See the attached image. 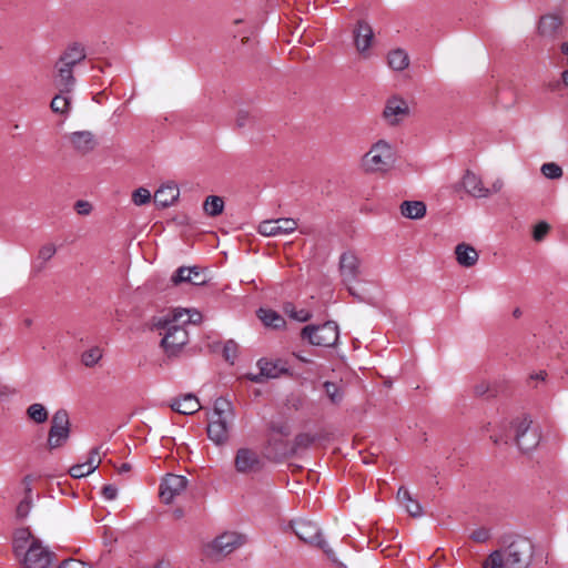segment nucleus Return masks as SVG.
Listing matches in <instances>:
<instances>
[{
	"instance_id": "nucleus-1",
	"label": "nucleus",
	"mask_w": 568,
	"mask_h": 568,
	"mask_svg": "<svg viewBox=\"0 0 568 568\" xmlns=\"http://www.w3.org/2000/svg\"><path fill=\"white\" fill-rule=\"evenodd\" d=\"M185 313H170L156 318L153 328L162 335L161 346L168 356L178 355L189 342V333L180 323Z\"/></svg>"
},
{
	"instance_id": "nucleus-2",
	"label": "nucleus",
	"mask_w": 568,
	"mask_h": 568,
	"mask_svg": "<svg viewBox=\"0 0 568 568\" xmlns=\"http://www.w3.org/2000/svg\"><path fill=\"white\" fill-rule=\"evenodd\" d=\"M532 556V545L519 538L508 547L493 551L484 561L483 568H528Z\"/></svg>"
},
{
	"instance_id": "nucleus-3",
	"label": "nucleus",
	"mask_w": 568,
	"mask_h": 568,
	"mask_svg": "<svg viewBox=\"0 0 568 568\" xmlns=\"http://www.w3.org/2000/svg\"><path fill=\"white\" fill-rule=\"evenodd\" d=\"M490 438L495 444H508L513 438L523 453H528L538 446L540 432L537 426H532V420L527 414H520L510 420L509 432Z\"/></svg>"
},
{
	"instance_id": "nucleus-4",
	"label": "nucleus",
	"mask_w": 568,
	"mask_h": 568,
	"mask_svg": "<svg viewBox=\"0 0 568 568\" xmlns=\"http://www.w3.org/2000/svg\"><path fill=\"white\" fill-rule=\"evenodd\" d=\"M234 419L232 403L224 397L216 398L206 428L209 439L217 446L226 445Z\"/></svg>"
},
{
	"instance_id": "nucleus-5",
	"label": "nucleus",
	"mask_w": 568,
	"mask_h": 568,
	"mask_svg": "<svg viewBox=\"0 0 568 568\" xmlns=\"http://www.w3.org/2000/svg\"><path fill=\"white\" fill-rule=\"evenodd\" d=\"M395 162L393 145L386 140H378L362 158V168L369 173L387 172Z\"/></svg>"
},
{
	"instance_id": "nucleus-6",
	"label": "nucleus",
	"mask_w": 568,
	"mask_h": 568,
	"mask_svg": "<svg viewBox=\"0 0 568 568\" xmlns=\"http://www.w3.org/2000/svg\"><path fill=\"white\" fill-rule=\"evenodd\" d=\"M294 534L304 542L321 548L328 559L336 562V556L333 549L328 547L323 539L320 527L316 523L307 519L292 520L290 524Z\"/></svg>"
},
{
	"instance_id": "nucleus-7",
	"label": "nucleus",
	"mask_w": 568,
	"mask_h": 568,
	"mask_svg": "<svg viewBox=\"0 0 568 568\" xmlns=\"http://www.w3.org/2000/svg\"><path fill=\"white\" fill-rule=\"evenodd\" d=\"M301 336L312 345L331 347L338 341V325L334 321H327L322 325H306L302 328Z\"/></svg>"
},
{
	"instance_id": "nucleus-8",
	"label": "nucleus",
	"mask_w": 568,
	"mask_h": 568,
	"mask_svg": "<svg viewBox=\"0 0 568 568\" xmlns=\"http://www.w3.org/2000/svg\"><path fill=\"white\" fill-rule=\"evenodd\" d=\"M247 538L243 534L225 531L207 546V555L215 560H220L243 546Z\"/></svg>"
},
{
	"instance_id": "nucleus-9",
	"label": "nucleus",
	"mask_w": 568,
	"mask_h": 568,
	"mask_svg": "<svg viewBox=\"0 0 568 568\" xmlns=\"http://www.w3.org/2000/svg\"><path fill=\"white\" fill-rule=\"evenodd\" d=\"M339 273L348 293L357 301L365 302V298L353 287V283L361 274V260L354 252L347 251L339 256Z\"/></svg>"
},
{
	"instance_id": "nucleus-10",
	"label": "nucleus",
	"mask_w": 568,
	"mask_h": 568,
	"mask_svg": "<svg viewBox=\"0 0 568 568\" xmlns=\"http://www.w3.org/2000/svg\"><path fill=\"white\" fill-rule=\"evenodd\" d=\"M23 551L22 565L24 568H49L55 560V554L38 538H32Z\"/></svg>"
},
{
	"instance_id": "nucleus-11",
	"label": "nucleus",
	"mask_w": 568,
	"mask_h": 568,
	"mask_svg": "<svg viewBox=\"0 0 568 568\" xmlns=\"http://www.w3.org/2000/svg\"><path fill=\"white\" fill-rule=\"evenodd\" d=\"M70 436L69 414L65 409H58L51 419V427L48 436V447L55 449L61 447Z\"/></svg>"
},
{
	"instance_id": "nucleus-12",
	"label": "nucleus",
	"mask_w": 568,
	"mask_h": 568,
	"mask_svg": "<svg viewBox=\"0 0 568 568\" xmlns=\"http://www.w3.org/2000/svg\"><path fill=\"white\" fill-rule=\"evenodd\" d=\"M290 435V429L284 424L271 425V433L268 435L266 452L273 458L278 459L288 455L290 446L286 437Z\"/></svg>"
},
{
	"instance_id": "nucleus-13",
	"label": "nucleus",
	"mask_w": 568,
	"mask_h": 568,
	"mask_svg": "<svg viewBox=\"0 0 568 568\" xmlns=\"http://www.w3.org/2000/svg\"><path fill=\"white\" fill-rule=\"evenodd\" d=\"M234 467L240 474H252L260 471L263 467V463L255 449L241 447L235 452Z\"/></svg>"
},
{
	"instance_id": "nucleus-14",
	"label": "nucleus",
	"mask_w": 568,
	"mask_h": 568,
	"mask_svg": "<svg viewBox=\"0 0 568 568\" xmlns=\"http://www.w3.org/2000/svg\"><path fill=\"white\" fill-rule=\"evenodd\" d=\"M296 229L297 222L294 219L281 217L262 221L257 226V232L263 236H281L291 234Z\"/></svg>"
},
{
	"instance_id": "nucleus-15",
	"label": "nucleus",
	"mask_w": 568,
	"mask_h": 568,
	"mask_svg": "<svg viewBox=\"0 0 568 568\" xmlns=\"http://www.w3.org/2000/svg\"><path fill=\"white\" fill-rule=\"evenodd\" d=\"M187 486L186 477L182 475L168 474L160 485V497L165 504H171L173 499L181 495Z\"/></svg>"
},
{
	"instance_id": "nucleus-16",
	"label": "nucleus",
	"mask_w": 568,
	"mask_h": 568,
	"mask_svg": "<svg viewBox=\"0 0 568 568\" xmlns=\"http://www.w3.org/2000/svg\"><path fill=\"white\" fill-rule=\"evenodd\" d=\"M409 115L408 103L399 98L392 97L386 101L383 118L389 125H397Z\"/></svg>"
},
{
	"instance_id": "nucleus-17",
	"label": "nucleus",
	"mask_w": 568,
	"mask_h": 568,
	"mask_svg": "<svg viewBox=\"0 0 568 568\" xmlns=\"http://www.w3.org/2000/svg\"><path fill=\"white\" fill-rule=\"evenodd\" d=\"M257 366L260 368V374L257 375H248L250 381L254 383H261L263 382V378H277L283 374L288 373V367L285 362L282 359L277 361H267V359H260L257 362Z\"/></svg>"
},
{
	"instance_id": "nucleus-18",
	"label": "nucleus",
	"mask_w": 568,
	"mask_h": 568,
	"mask_svg": "<svg viewBox=\"0 0 568 568\" xmlns=\"http://www.w3.org/2000/svg\"><path fill=\"white\" fill-rule=\"evenodd\" d=\"M353 37L356 50L364 58H367L374 39V32L369 23L364 20H359L353 31Z\"/></svg>"
},
{
	"instance_id": "nucleus-19",
	"label": "nucleus",
	"mask_w": 568,
	"mask_h": 568,
	"mask_svg": "<svg viewBox=\"0 0 568 568\" xmlns=\"http://www.w3.org/2000/svg\"><path fill=\"white\" fill-rule=\"evenodd\" d=\"M53 85L61 93H71L75 87L73 69L55 62L53 70Z\"/></svg>"
},
{
	"instance_id": "nucleus-20",
	"label": "nucleus",
	"mask_w": 568,
	"mask_h": 568,
	"mask_svg": "<svg viewBox=\"0 0 568 568\" xmlns=\"http://www.w3.org/2000/svg\"><path fill=\"white\" fill-rule=\"evenodd\" d=\"M462 183L464 190L473 197L485 199L490 196V191L484 186L481 178L470 170L465 172Z\"/></svg>"
},
{
	"instance_id": "nucleus-21",
	"label": "nucleus",
	"mask_w": 568,
	"mask_h": 568,
	"mask_svg": "<svg viewBox=\"0 0 568 568\" xmlns=\"http://www.w3.org/2000/svg\"><path fill=\"white\" fill-rule=\"evenodd\" d=\"M171 281L174 285L182 283H190L193 285H203L206 282L205 275L200 271L199 267H179L172 275Z\"/></svg>"
},
{
	"instance_id": "nucleus-22",
	"label": "nucleus",
	"mask_w": 568,
	"mask_h": 568,
	"mask_svg": "<svg viewBox=\"0 0 568 568\" xmlns=\"http://www.w3.org/2000/svg\"><path fill=\"white\" fill-rule=\"evenodd\" d=\"M85 58V48L79 42H73L67 47V49L61 53L57 62L73 69Z\"/></svg>"
},
{
	"instance_id": "nucleus-23",
	"label": "nucleus",
	"mask_w": 568,
	"mask_h": 568,
	"mask_svg": "<svg viewBox=\"0 0 568 568\" xmlns=\"http://www.w3.org/2000/svg\"><path fill=\"white\" fill-rule=\"evenodd\" d=\"M68 140L72 148L81 154L91 152L97 145L94 135L90 131L72 132L68 135Z\"/></svg>"
},
{
	"instance_id": "nucleus-24",
	"label": "nucleus",
	"mask_w": 568,
	"mask_h": 568,
	"mask_svg": "<svg viewBox=\"0 0 568 568\" xmlns=\"http://www.w3.org/2000/svg\"><path fill=\"white\" fill-rule=\"evenodd\" d=\"M180 191L175 184H164L155 191L154 203L160 207H168L179 199Z\"/></svg>"
},
{
	"instance_id": "nucleus-25",
	"label": "nucleus",
	"mask_w": 568,
	"mask_h": 568,
	"mask_svg": "<svg viewBox=\"0 0 568 568\" xmlns=\"http://www.w3.org/2000/svg\"><path fill=\"white\" fill-rule=\"evenodd\" d=\"M562 23V19L557 14L542 16L539 20L538 32L542 37L554 38L561 28Z\"/></svg>"
},
{
	"instance_id": "nucleus-26",
	"label": "nucleus",
	"mask_w": 568,
	"mask_h": 568,
	"mask_svg": "<svg viewBox=\"0 0 568 568\" xmlns=\"http://www.w3.org/2000/svg\"><path fill=\"white\" fill-rule=\"evenodd\" d=\"M397 500L402 506L405 507L406 511L412 517H420L423 515V508L420 504L413 498L407 488L399 487L397 491Z\"/></svg>"
},
{
	"instance_id": "nucleus-27",
	"label": "nucleus",
	"mask_w": 568,
	"mask_h": 568,
	"mask_svg": "<svg viewBox=\"0 0 568 568\" xmlns=\"http://www.w3.org/2000/svg\"><path fill=\"white\" fill-rule=\"evenodd\" d=\"M455 254L457 262L464 267H471L478 261L477 251L466 243L458 244L455 247Z\"/></svg>"
},
{
	"instance_id": "nucleus-28",
	"label": "nucleus",
	"mask_w": 568,
	"mask_h": 568,
	"mask_svg": "<svg viewBox=\"0 0 568 568\" xmlns=\"http://www.w3.org/2000/svg\"><path fill=\"white\" fill-rule=\"evenodd\" d=\"M171 407L173 410L180 414L191 415L201 408V404L194 395L187 394L182 398L174 400Z\"/></svg>"
},
{
	"instance_id": "nucleus-29",
	"label": "nucleus",
	"mask_w": 568,
	"mask_h": 568,
	"mask_svg": "<svg viewBox=\"0 0 568 568\" xmlns=\"http://www.w3.org/2000/svg\"><path fill=\"white\" fill-rule=\"evenodd\" d=\"M403 216L410 220H418L425 216L426 205L422 201H404L400 205Z\"/></svg>"
},
{
	"instance_id": "nucleus-30",
	"label": "nucleus",
	"mask_w": 568,
	"mask_h": 568,
	"mask_svg": "<svg viewBox=\"0 0 568 568\" xmlns=\"http://www.w3.org/2000/svg\"><path fill=\"white\" fill-rule=\"evenodd\" d=\"M257 316L266 327L278 329L285 326L284 317L273 310L260 308Z\"/></svg>"
},
{
	"instance_id": "nucleus-31",
	"label": "nucleus",
	"mask_w": 568,
	"mask_h": 568,
	"mask_svg": "<svg viewBox=\"0 0 568 568\" xmlns=\"http://www.w3.org/2000/svg\"><path fill=\"white\" fill-rule=\"evenodd\" d=\"M388 65L394 71H403L409 64V57L403 49H395L388 53Z\"/></svg>"
},
{
	"instance_id": "nucleus-32",
	"label": "nucleus",
	"mask_w": 568,
	"mask_h": 568,
	"mask_svg": "<svg viewBox=\"0 0 568 568\" xmlns=\"http://www.w3.org/2000/svg\"><path fill=\"white\" fill-rule=\"evenodd\" d=\"M57 252V247L52 243H48L40 247L37 256V263L33 268L37 273L41 272L44 268L45 263L51 260Z\"/></svg>"
},
{
	"instance_id": "nucleus-33",
	"label": "nucleus",
	"mask_w": 568,
	"mask_h": 568,
	"mask_svg": "<svg viewBox=\"0 0 568 568\" xmlns=\"http://www.w3.org/2000/svg\"><path fill=\"white\" fill-rule=\"evenodd\" d=\"M203 210L209 216H217L224 210V201L221 196L210 195L203 203Z\"/></svg>"
},
{
	"instance_id": "nucleus-34",
	"label": "nucleus",
	"mask_w": 568,
	"mask_h": 568,
	"mask_svg": "<svg viewBox=\"0 0 568 568\" xmlns=\"http://www.w3.org/2000/svg\"><path fill=\"white\" fill-rule=\"evenodd\" d=\"M70 93H61L59 92L53 97L51 101V110L55 113L65 114L70 110V98L68 97Z\"/></svg>"
},
{
	"instance_id": "nucleus-35",
	"label": "nucleus",
	"mask_w": 568,
	"mask_h": 568,
	"mask_svg": "<svg viewBox=\"0 0 568 568\" xmlns=\"http://www.w3.org/2000/svg\"><path fill=\"white\" fill-rule=\"evenodd\" d=\"M27 415L31 420H33L37 424H43L48 419V410L40 403L31 404L27 408Z\"/></svg>"
},
{
	"instance_id": "nucleus-36",
	"label": "nucleus",
	"mask_w": 568,
	"mask_h": 568,
	"mask_svg": "<svg viewBox=\"0 0 568 568\" xmlns=\"http://www.w3.org/2000/svg\"><path fill=\"white\" fill-rule=\"evenodd\" d=\"M103 352L99 346H93L81 355V362L85 367L95 366L102 358Z\"/></svg>"
},
{
	"instance_id": "nucleus-37",
	"label": "nucleus",
	"mask_w": 568,
	"mask_h": 568,
	"mask_svg": "<svg viewBox=\"0 0 568 568\" xmlns=\"http://www.w3.org/2000/svg\"><path fill=\"white\" fill-rule=\"evenodd\" d=\"M32 538H36L28 529H20L14 535V550L17 554L27 549Z\"/></svg>"
},
{
	"instance_id": "nucleus-38",
	"label": "nucleus",
	"mask_w": 568,
	"mask_h": 568,
	"mask_svg": "<svg viewBox=\"0 0 568 568\" xmlns=\"http://www.w3.org/2000/svg\"><path fill=\"white\" fill-rule=\"evenodd\" d=\"M23 481L27 483V487H26L27 496L20 501V504L17 507V516L20 517V518L27 517L29 511H30V509H31V497H30L31 487H30V478H29V476H27L23 479Z\"/></svg>"
},
{
	"instance_id": "nucleus-39",
	"label": "nucleus",
	"mask_w": 568,
	"mask_h": 568,
	"mask_svg": "<svg viewBox=\"0 0 568 568\" xmlns=\"http://www.w3.org/2000/svg\"><path fill=\"white\" fill-rule=\"evenodd\" d=\"M284 312L293 320L297 322H307L312 318V313L307 310H296L293 304H286Z\"/></svg>"
},
{
	"instance_id": "nucleus-40",
	"label": "nucleus",
	"mask_w": 568,
	"mask_h": 568,
	"mask_svg": "<svg viewBox=\"0 0 568 568\" xmlns=\"http://www.w3.org/2000/svg\"><path fill=\"white\" fill-rule=\"evenodd\" d=\"M324 389L328 398L333 404H338L343 399V393L341 390V387L332 382H325L324 383Z\"/></svg>"
},
{
	"instance_id": "nucleus-41",
	"label": "nucleus",
	"mask_w": 568,
	"mask_h": 568,
	"mask_svg": "<svg viewBox=\"0 0 568 568\" xmlns=\"http://www.w3.org/2000/svg\"><path fill=\"white\" fill-rule=\"evenodd\" d=\"M540 171L548 179L556 180L562 176V169L554 162L544 163Z\"/></svg>"
},
{
	"instance_id": "nucleus-42",
	"label": "nucleus",
	"mask_w": 568,
	"mask_h": 568,
	"mask_svg": "<svg viewBox=\"0 0 568 568\" xmlns=\"http://www.w3.org/2000/svg\"><path fill=\"white\" fill-rule=\"evenodd\" d=\"M151 201V193L145 187L136 189L132 194V202L135 205H144Z\"/></svg>"
},
{
	"instance_id": "nucleus-43",
	"label": "nucleus",
	"mask_w": 568,
	"mask_h": 568,
	"mask_svg": "<svg viewBox=\"0 0 568 568\" xmlns=\"http://www.w3.org/2000/svg\"><path fill=\"white\" fill-rule=\"evenodd\" d=\"M172 313H185V316L181 318V324L185 327V324H196L201 321L202 315L196 311L190 310H174Z\"/></svg>"
},
{
	"instance_id": "nucleus-44",
	"label": "nucleus",
	"mask_w": 568,
	"mask_h": 568,
	"mask_svg": "<svg viewBox=\"0 0 568 568\" xmlns=\"http://www.w3.org/2000/svg\"><path fill=\"white\" fill-rule=\"evenodd\" d=\"M101 449H102V446H99V447H95L93 448L90 454H89V457L87 459V462H84L88 466H89V469L91 470H95L99 465L101 464Z\"/></svg>"
},
{
	"instance_id": "nucleus-45",
	"label": "nucleus",
	"mask_w": 568,
	"mask_h": 568,
	"mask_svg": "<svg viewBox=\"0 0 568 568\" xmlns=\"http://www.w3.org/2000/svg\"><path fill=\"white\" fill-rule=\"evenodd\" d=\"M92 473H93V470L89 469V466L85 463L73 465L69 469V474L73 478H82V477H85V476H88V475H90Z\"/></svg>"
},
{
	"instance_id": "nucleus-46",
	"label": "nucleus",
	"mask_w": 568,
	"mask_h": 568,
	"mask_svg": "<svg viewBox=\"0 0 568 568\" xmlns=\"http://www.w3.org/2000/svg\"><path fill=\"white\" fill-rule=\"evenodd\" d=\"M490 537H491L490 529L486 528V527L477 528L470 534V538L474 541L480 542V544L487 542L490 539Z\"/></svg>"
},
{
	"instance_id": "nucleus-47",
	"label": "nucleus",
	"mask_w": 568,
	"mask_h": 568,
	"mask_svg": "<svg viewBox=\"0 0 568 568\" xmlns=\"http://www.w3.org/2000/svg\"><path fill=\"white\" fill-rule=\"evenodd\" d=\"M550 230L549 224L546 222H539L535 227L532 232V237L535 241L540 242L545 239V236L548 234Z\"/></svg>"
},
{
	"instance_id": "nucleus-48",
	"label": "nucleus",
	"mask_w": 568,
	"mask_h": 568,
	"mask_svg": "<svg viewBox=\"0 0 568 568\" xmlns=\"http://www.w3.org/2000/svg\"><path fill=\"white\" fill-rule=\"evenodd\" d=\"M474 394L478 397L490 395L491 386L487 381H480L474 385Z\"/></svg>"
},
{
	"instance_id": "nucleus-49",
	"label": "nucleus",
	"mask_w": 568,
	"mask_h": 568,
	"mask_svg": "<svg viewBox=\"0 0 568 568\" xmlns=\"http://www.w3.org/2000/svg\"><path fill=\"white\" fill-rule=\"evenodd\" d=\"M236 349H237L236 343L233 341H227L223 348V355H224L225 359L232 362L234 359V357L236 356Z\"/></svg>"
},
{
	"instance_id": "nucleus-50",
	"label": "nucleus",
	"mask_w": 568,
	"mask_h": 568,
	"mask_svg": "<svg viewBox=\"0 0 568 568\" xmlns=\"http://www.w3.org/2000/svg\"><path fill=\"white\" fill-rule=\"evenodd\" d=\"M74 210L78 214L85 216L92 212V205L88 201L79 200L74 203Z\"/></svg>"
},
{
	"instance_id": "nucleus-51",
	"label": "nucleus",
	"mask_w": 568,
	"mask_h": 568,
	"mask_svg": "<svg viewBox=\"0 0 568 568\" xmlns=\"http://www.w3.org/2000/svg\"><path fill=\"white\" fill-rule=\"evenodd\" d=\"M58 568H91L88 564L77 560V559H67L62 561Z\"/></svg>"
},
{
	"instance_id": "nucleus-52",
	"label": "nucleus",
	"mask_w": 568,
	"mask_h": 568,
	"mask_svg": "<svg viewBox=\"0 0 568 568\" xmlns=\"http://www.w3.org/2000/svg\"><path fill=\"white\" fill-rule=\"evenodd\" d=\"M102 495L106 500H114L118 496V488L114 485H105L102 488Z\"/></svg>"
},
{
	"instance_id": "nucleus-53",
	"label": "nucleus",
	"mask_w": 568,
	"mask_h": 568,
	"mask_svg": "<svg viewBox=\"0 0 568 568\" xmlns=\"http://www.w3.org/2000/svg\"><path fill=\"white\" fill-rule=\"evenodd\" d=\"M251 122V116L248 112L241 110L236 114L235 123L237 128H244L247 123Z\"/></svg>"
},
{
	"instance_id": "nucleus-54",
	"label": "nucleus",
	"mask_w": 568,
	"mask_h": 568,
	"mask_svg": "<svg viewBox=\"0 0 568 568\" xmlns=\"http://www.w3.org/2000/svg\"><path fill=\"white\" fill-rule=\"evenodd\" d=\"M504 187V181L500 178H497L493 183L490 187H487L488 191H490V195L498 193Z\"/></svg>"
},
{
	"instance_id": "nucleus-55",
	"label": "nucleus",
	"mask_w": 568,
	"mask_h": 568,
	"mask_svg": "<svg viewBox=\"0 0 568 568\" xmlns=\"http://www.w3.org/2000/svg\"><path fill=\"white\" fill-rule=\"evenodd\" d=\"M131 470V465L128 463H124L120 466L119 473H128Z\"/></svg>"
},
{
	"instance_id": "nucleus-56",
	"label": "nucleus",
	"mask_w": 568,
	"mask_h": 568,
	"mask_svg": "<svg viewBox=\"0 0 568 568\" xmlns=\"http://www.w3.org/2000/svg\"><path fill=\"white\" fill-rule=\"evenodd\" d=\"M545 376H546V373L545 372H539L535 375H531V378H535V379H539V381H544L545 379Z\"/></svg>"
},
{
	"instance_id": "nucleus-57",
	"label": "nucleus",
	"mask_w": 568,
	"mask_h": 568,
	"mask_svg": "<svg viewBox=\"0 0 568 568\" xmlns=\"http://www.w3.org/2000/svg\"><path fill=\"white\" fill-rule=\"evenodd\" d=\"M561 80H562V83L568 87V70H565L562 73H561Z\"/></svg>"
},
{
	"instance_id": "nucleus-58",
	"label": "nucleus",
	"mask_w": 568,
	"mask_h": 568,
	"mask_svg": "<svg viewBox=\"0 0 568 568\" xmlns=\"http://www.w3.org/2000/svg\"><path fill=\"white\" fill-rule=\"evenodd\" d=\"M22 323L26 327H30L32 325L33 321L30 317H26L22 320Z\"/></svg>"
},
{
	"instance_id": "nucleus-59",
	"label": "nucleus",
	"mask_w": 568,
	"mask_h": 568,
	"mask_svg": "<svg viewBox=\"0 0 568 568\" xmlns=\"http://www.w3.org/2000/svg\"><path fill=\"white\" fill-rule=\"evenodd\" d=\"M297 358H298L301 362H303V363H311V359L305 358V357H303V356H301V355H297Z\"/></svg>"
},
{
	"instance_id": "nucleus-60",
	"label": "nucleus",
	"mask_w": 568,
	"mask_h": 568,
	"mask_svg": "<svg viewBox=\"0 0 568 568\" xmlns=\"http://www.w3.org/2000/svg\"><path fill=\"white\" fill-rule=\"evenodd\" d=\"M513 314L515 317H519L521 315V311L519 308H516Z\"/></svg>"
},
{
	"instance_id": "nucleus-61",
	"label": "nucleus",
	"mask_w": 568,
	"mask_h": 568,
	"mask_svg": "<svg viewBox=\"0 0 568 568\" xmlns=\"http://www.w3.org/2000/svg\"><path fill=\"white\" fill-rule=\"evenodd\" d=\"M364 464H368L369 463V458H366V459H363Z\"/></svg>"
},
{
	"instance_id": "nucleus-62",
	"label": "nucleus",
	"mask_w": 568,
	"mask_h": 568,
	"mask_svg": "<svg viewBox=\"0 0 568 568\" xmlns=\"http://www.w3.org/2000/svg\"><path fill=\"white\" fill-rule=\"evenodd\" d=\"M364 464H368L369 463V458H366V459H363Z\"/></svg>"
}]
</instances>
